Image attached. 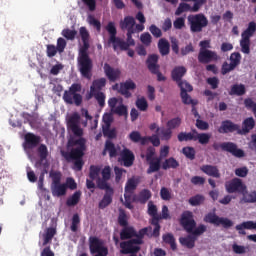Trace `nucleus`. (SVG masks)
<instances>
[{"instance_id": "9b49d317", "label": "nucleus", "mask_w": 256, "mask_h": 256, "mask_svg": "<svg viewBox=\"0 0 256 256\" xmlns=\"http://www.w3.org/2000/svg\"><path fill=\"white\" fill-rule=\"evenodd\" d=\"M227 193H245L247 186L243 183L240 178H233L225 184Z\"/></svg>"}, {"instance_id": "f704fd0d", "label": "nucleus", "mask_w": 256, "mask_h": 256, "mask_svg": "<svg viewBox=\"0 0 256 256\" xmlns=\"http://www.w3.org/2000/svg\"><path fill=\"white\" fill-rule=\"evenodd\" d=\"M102 133L104 137H108V139H115L117 137V130L115 128L111 129V123L106 122L105 125L102 126Z\"/></svg>"}, {"instance_id": "8fccbe9b", "label": "nucleus", "mask_w": 256, "mask_h": 256, "mask_svg": "<svg viewBox=\"0 0 256 256\" xmlns=\"http://www.w3.org/2000/svg\"><path fill=\"white\" fill-rule=\"evenodd\" d=\"M195 132H180L177 136L178 141L183 143V141H195Z\"/></svg>"}, {"instance_id": "1a4fd4ad", "label": "nucleus", "mask_w": 256, "mask_h": 256, "mask_svg": "<svg viewBox=\"0 0 256 256\" xmlns=\"http://www.w3.org/2000/svg\"><path fill=\"white\" fill-rule=\"evenodd\" d=\"M141 245L139 240L130 239L127 241H122L120 243V253L122 255H129V254H137L141 251Z\"/></svg>"}, {"instance_id": "a19ab883", "label": "nucleus", "mask_w": 256, "mask_h": 256, "mask_svg": "<svg viewBox=\"0 0 256 256\" xmlns=\"http://www.w3.org/2000/svg\"><path fill=\"white\" fill-rule=\"evenodd\" d=\"M188 203L192 207H199V205H203V203H205V196L196 194L195 196L189 198Z\"/></svg>"}, {"instance_id": "a878e982", "label": "nucleus", "mask_w": 256, "mask_h": 256, "mask_svg": "<svg viewBox=\"0 0 256 256\" xmlns=\"http://www.w3.org/2000/svg\"><path fill=\"white\" fill-rule=\"evenodd\" d=\"M135 235H137V230H135V228L133 226H124L122 228V230L120 231L121 241L135 239V238H133V237H135Z\"/></svg>"}, {"instance_id": "4c0bfd02", "label": "nucleus", "mask_w": 256, "mask_h": 256, "mask_svg": "<svg viewBox=\"0 0 256 256\" xmlns=\"http://www.w3.org/2000/svg\"><path fill=\"white\" fill-rule=\"evenodd\" d=\"M193 133L195 134L194 141H198L200 145H207L211 140V135L207 133H197V130H193Z\"/></svg>"}, {"instance_id": "7c9ffc66", "label": "nucleus", "mask_w": 256, "mask_h": 256, "mask_svg": "<svg viewBox=\"0 0 256 256\" xmlns=\"http://www.w3.org/2000/svg\"><path fill=\"white\" fill-rule=\"evenodd\" d=\"M55 235H57V229L53 228V227H49L46 229L45 233L42 235L43 237V247H45V245H49V243H51V241H53V238L55 237Z\"/></svg>"}, {"instance_id": "5701e85b", "label": "nucleus", "mask_w": 256, "mask_h": 256, "mask_svg": "<svg viewBox=\"0 0 256 256\" xmlns=\"http://www.w3.org/2000/svg\"><path fill=\"white\" fill-rule=\"evenodd\" d=\"M121 31H127V33H135V18L133 16H126L120 21Z\"/></svg>"}, {"instance_id": "58836bf2", "label": "nucleus", "mask_w": 256, "mask_h": 256, "mask_svg": "<svg viewBox=\"0 0 256 256\" xmlns=\"http://www.w3.org/2000/svg\"><path fill=\"white\" fill-rule=\"evenodd\" d=\"M81 201V191H76L66 200L67 207H75Z\"/></svg>"}, {"instance_id": "69168bd1", "label": "nucleus", "mask_w": 256, "mask_h": 256, "mask_svg": "<svg viewBox=\"0 0 256 256\" xmlns=\"http://www.w3.org/2000/svg\"><path fill=\"white\" fill-rule=\"evenodd\" d=\"M118 223L120 227H127L129 225V222H127V214L124 210H120L119 212Z\"/></svg>"}, {"instance_id": "052dcab7", "label": "nucleus", "mask_w": 256, "mask_h": 256, "mask_svg": "<svg viewBox=\"0 0 256 256\" xmlns=\"http://www.w3.org/2000/svg\"><path fill=\"white\" fill-rule=\"evenodd\" d=\"M188 11L191 12V5L188 3L182 2L179 4L178 8L175 11V15L179 16L182 15V13H187Z\"/></svg>"}, {"instance_id": "9d476101", "label": "nucleus", "mask_w": 256, "mask_h": 256, "mask_svg": "<svg viewBox=\"0 0 256 256\" xmlns=\"http://www.w3.org/2000/svg\"><path fill=\"white\" fill-rule=\"evenodd\" d=\"M180 225L188 233H193V229L197 227V222H195V219L193 218V212L184 211L181 215Z\"/></svg>"}, {"instance_id": "c9c22d12", "label": "nucleus", "mask_w": 256, "mask_h": 256, "mask_svg": "<svg viewBox=\"0 0 256 256\" xmlns=\"http://www.w3.org/2000/svg\"><path fill=\"white\" fill-rule=\"evenodd\" d=\"M149 168L147 169V174L157 173L161 169V158H154V160L148 161Z\"/></svg>"}, {"instance_id": "4d7b16f0", "label": "nucleus", "mask_w": 256, "mask_h": 256, "mask_svg": "<svg viewBox=\"0 0 256 256\" xmlns=\"http://www.w3.org/2000/svg\"><path fill=\"white\" fill-rule=\"evenodd\" d=\"M136 107L139 111H147V109H149V103L145 97L137 98Z\"/></svg>"}, {"instance_id": "603ef678", "label": "nucleus", "mask_w": 256, "mask_h": 256, "mask_svg": "<svg viewBox=\"0 0 256 256\" xmlns=\"http://www.w3.org/2000/svg\"><path fill=\"white\" fill-rule=\"evenodd\" d=\"M182 120L179 117H175L170 119L166 126L169 128L170 131H173V129H178V127H181Z\"/></svg>"}, {"instance_id": "3c124183", "label": "nucleus", "mask_w": 256, "mask_h": 256, "mask_svg": "<svg viewBox=\"0 0 256 256\" xmlns=\"http://www.w3.org/2000/svg\"><path fill=\"white\" fill-rule=\"evenodd\" d=\"M242 195L244 203H256V191L247 192L246 190Z\"/></svg>"}, {"instance_id": "6e6d98bb", "label": "nucleus", "mask_w": 256, "mask_h": 256, "mask_svg": "<svg viewBox=\"0 0 256 256\" xmlns=\"http://www.w3.org/2000/svg\"><path fill=\"white\" fill-rule=\"evenodd\" d=\"M87 22L89 23V25L94 27V29H96V31H98V33L101 32V21L96 19L95 16L89 15L87 18Z\"/></svg>"}, {"instance_id": "774afa93", "label": "nucleus", "mask_w": 256, "mask_h": 256, "mask_svg": "<svg viewBox=\"0 0 256 256\" xmlns=\"http://www.w3.org/2000/svg\"><path fill=\"white\" fill-rule=\"evenodd\" d=\"M219 225H222L224 229H230V227L233 225V221H231L229 218L220 217L216 227H219Z\"/></svg>"}, {"instance_id": "412c9836", "label": "nucleus", "mask_w": 256, "mask_h": 256, "mask_svg": "<svg viewBox=\"0 0 256 256\" xmlns=\"http://www.w3.org/2000/svg\"><path fill=\"white\" fill-rule=\"evenodd\" d=\"M133 34H135V32H127L126 42L125 40L120 39V43H124V46H121L120 44L116 43V45H114L113 50L118 51V49H120V51H129V47H135V40L133 39Z\"/></svg>"}, {"instance_id": "864d4df0", "label": "nucleus", "mask_w": 256, "mask_h": 256, "mask_svg": "<svg viewBox=\"0 0 256 256\" xmlns=\"http://www.w3.org/2000/svg\"><path fill=\"white\" fill-rule=\"evenodd\" d=\"M230 64L237 69L239 65H241V53L239 52H233L230 55Z\"/></svg>"}, {"instance_id": "bb28decb", "label": "nucleus", "mask_w": 256, "mask_h": 256, "mask_svg": "<svg viewBox=\"0 0 256 256\" xmlns=\"http://www.w3.org/2000/svg\"><path fill=\"white\" fill-rule=\"evenodd\" d=\"M37 153L39 160L36 162V167H41L43 161H47V157H49V149L47 148V145L40 144L37 148Z\"/></svg>"}, {"instance_id": "f3484780", "label": "nucleus", "mask_w": 256, "mask_h": 256, "mask_svg": "<svg viewBox=\"0 0 256 256\" xmlns=\"http://www.w3.org/2000/svg\"><path fill=\"white\" fill-rule=\"evenodd\" d=\"M137 89V84L133 80L128 79L123 83H120L119 93L125 97V99H130L132 93L130 91H135Z\"/></svg>"}, {"instance_id": "f03ea898", "label": "nucleus", "mask_w": 256, "mask_h": 256, "mask_svg": "<svg viewBox=\"0 0 256 256\" xmlns=\"http://www.w3.org/2000/svg\"><path fill=\"white\" fill-rule=\"evenodd\" d=\"M81 123V116L79 113L72 114L67 121L68 129L73 133L75 137H80L79 139L68 140V147H73L70 151H62L61 155L64 157L67 163L74 161L75 171H81L85 162H83V157L85 156V150L87 149V140L83 138V128L79 125Z\"/></svg>"}, {"instance_id": "423d86ee", "label": "nucleus", "mask_w": 256, "mask_h": 256, "mask_svg": "<svg viewBox=\"0 0 256 256\" xmlns=\"http://www.w3.org/2000/svg\"><path fill=\"white\" fill-rule=\"evenodd\" d=\"M52 179L51 191L53 197H63L67 195V185L61 183V172H50Z\"/></svg>"}, {"instance_id": "338daca9", "label": "nucleus", "mask_w": 256, "mask_h": 256, "mask_svg": "<svg viewBox=\"0 0 256 256\" xmlns=\"http://www.w3.org/2000/svg\"><path fill=\"white\" fill-rule=\"evenodd\" d=\"M140 41L141 43H143V45H145L146 47H149V45H151L153 41V38L151 37V34H149V32H145L141 34Z\"/></svg>"}, {"instance_id": "bf43d9fd", "label": "nucleus", "mask_w": 256, "mask_h": 256, "mask_svg": "<svg viewBox=\"0 0 256 256\" xmlns=\"http://www.w3.org/2000/svg\"><path fill=\"white\" fill-rule=\"evenodd\" d=\"M80 224L81 218L79 217V214H74L72 217V224L70 226L72 233H77Z\"/></svg>"}, {"instance_id": "79ce46f5", "label": "nucleus", "mask_w": 256, "mask_h": 256, "mask_svg": "<svg viewBox=\"0 0 256 256\" xmlns=\"http://www.w3.org/2000/svg\"><path fill=\"white\" fill-rule=\"evenodd\" d=\"M177 167H179V162L173 157L166 159L162 163V169H164V171H167V169H177Z\"/></svg>"}, {"instance_id": "4be33fe9", "label": "nucleus", "mask_w": 256, "mask_h": 256, "mask_svg": "<svg viewBox=\"0 0 256 256\" xmlns=\"http://www.w3.org/2000/svg\"><path fill=\"white\" fill-rule=\"evenodd\" d=\"M63 99L67 105H73V103L79 107L81 103H83V96L81 94H74L70 91H65L63 95Z\"/></svg>"}, {"instance_id": "a18cd8bd", "label": "nucleus", "mask_w": 256, "mask_h": 256, "mask_svg": "<svg viewBox=\"0 0 256 256\" xmlns=\"http://www.w3.org/2000/svg\"><path fill=\"white\" fill-rule=\"evenodd\" d=\"M162 239L164 243H167L168 245H170L172 251L177 250V243L175 242V236H173V234L171 233L164 234L162 236Z\"/></svg>"}, {"instance_id": "ea45409f", "label": "nucleus", "mask_w": 256, "mask_h": 256, "mask_svg": "<svg viewBox=\"0 0 256 256\" xmlns=\"http://www.w3.org/2000/svg\"><path fill=\"white\" fill-rule=\"evenodd\" d=\"M247 93V90L245 89V85L243 84H234L231 86L230 95H237L238 97H242V95H245Z\"/></svg>"}, {"instance_id": "39448f33", "label": "nucleus", "mask_w": 256, "mask_h": 256, "mask_svg": "<svg viewBox=\"0 0 256 256\" xmlns=\"http://www.w3.org/2000/svg\"><path fill=\"white\" fill-rule=\"evenodd\" d=\"M187 19L191 33H201L209 25V20L203 13L189 15Z\"/></svg>"}, {"instance_id": "e433bc0d", "label": "nucleus", "mask_w": 256, "mask_h": 256, "mask_svg": "<svg viewBox=\"0 0 256 256\" xmlns=\"http://www.w3.org/2000/svg\"><path fill=\"white\" fill-rule=\"evenodd\" d=\"M151 197V190L143 189L139 192L138 196L136 197V201H138V203H141L142 205H145V203H147L149 199H151Z\"/></svg>"}, {"instance_id": "f8f14e48", "label": "nucleus", "mask_w": 256, "mask_h": 256, "mask_svg": "<svg viewBox=\"0 0 256 256\" xmlns=\"http://www.w3.org/2000/svg\"><path fill=\"white\" fill-rule=\"evenodd\" d=\"M106 31L109 33L108 45H112L113 48L116 44L121 47L125 46V43L121 42V38L117 37V27H115V22H108L106 25Z\"/></svg>"}, {"instance_id": "cd10ccee", "label": "nucleus", "mask_w": 256, "mask_h": 256, "mask_svg": "<svg viewBox=\"0 0 256 256\" xmlns=\"http://www.w3.org/2000/svg\"><path fill=\"white\" fill-rule=\"evenodd\" d=\"M201 171L205 173V175H208L209 177H214V179L221 178V172H219V168H217V166L203 165L201 167Z\"/></svg>"}, {"instance_id": "4468645a", "label": "nucleus", "mask_w": 256, "mask_h": 256, "mask_svg": "<svg viewBox=\"0 0 256 256\" xmlns=\"http://www.w3.org/2000/svg\"><path fill=\"white\" fill-rule=\"evenodd\" d=\"M118 161L119 163H122L124 167H133V163H135V154L129 148H124L120 152Z\"/></svg>"}, {"instance_id": "473e14b6", "label": "nucleus", "mask_w": 256, "mask_h": 256, "mask_svg": "<svg viewBox=\"0 0 256 256\" xmlns=\"http://www.w3.org/2000/svg\"><path fill=\"white\" fill-rule=\"evenodd\" d=\"M179 241L183 247H187V249H193V247H195V241H197V237L193 236V234H190L186 237H181Z\"/></svg>"}, {"instance_id": "72a5a7b5", "label": "nucleus", "mask_w": 256, "mask_h": 256, "mask_svg": "<svg viewBox=\"0 0 256 256\" xmlns=\"http://www.w3.org/2000/svg\"><path fill=\"white\" fill-rule=\"evenodd\" d=\"M156 134L162 139V141H169L173 137V130L168 127L157 128Z\"/></svg>"}, {"instance_id": "2eb2a0df", "label": "nucleus", "mask_w": 256, "mask_h": 256, "mask_svg": "<svg viewBox=\"0 0 256 256\" xmlns=\"http://www.w3.org/2000/svg\"><path fill=\"white\" fill-rule=\"evenodd\" d=\"M102 178L96 180L98 189L111 188V185L107 181L111 179V167L105 166L101 171Z\"/></svg>"}, {"instance_id": "0e129e2a", "label": "nucleus", "mask_w": 256, "mask_h": 256, "mask_svg": "<svg viewBox=\"0 0 256 256\" xmlns=\"http://www.w3.org/2000/svg\"><path fill=\"white\" fill-rule=\"evenodd\" d=\"M99 173H101V168L99 166H90L89 179H92V181L99 179Z\"/></svg>"}, {"instance_id": "20e7f679", "label": "nucleus", "mask_w": 256, "mask_h": 256, "mask_svg": "<svg viewBox=\"0 0 256 256\" xmlns=\"http://www.w3.org/2000/svg\"><path fill=\"white\" fill-rule=\"evenodd\" d=\"M256 33V23L251 21L248 23V27L241 33L240 47L241 51L245 55L251 53V37Z\"/></svg>"}, {"instance_id": "09e8293b", "label": "nucleus", "mask_w": 256, "mask_h": 256, "mask_svg": "<svg viewBox=\"0 0 256 256\" xmlns=\"http://www.w3.org/2000/svg\"><path fill=\"white\" fill-rule=\"evenodd\" d=\"M219 219H220V217L217 216V214L212 213V212H210L204 216L205 223H211V225H215L216 227L219 223Z\"/></svg>"}, {"instance_id": "2f4dec72", "label": "nucleus", "mask_w": 256, "mask_h": 256, "mask_svg": "<svg viewBox=\"0 0 256 256\" xmlns=\"http://www.w3.org/2000/svg\"><path fill=\"white\" fill-rule=\"evenodd\" d=\"M158 49L162 57H165L166 55H169L171 51V44H169V41H167V39L162 38L158 42Z\"/></svg>"}, {"instance_id": "b1692460", "label": "nucleus", "mask_w": 256, "mask_h": 256, "mask_svg": "<svg viewBox=\"0 0 256 256\" xmlns=\"http://www.w3.org/2000/svg\"><path fill=\"white\" fill-rule=\"evenodd\" d=\"M252 129H255V119L253 117H248L242 122V129L238 126V135H247Z\"/></svg>"}, {"instance_id": "c03bdc74", "label": "nucleus", "mask_w": 256, "mask_h": 256, "mask_svg": "<svg viewBox=\"0 0 256 256\" xmlns=\"http://www.w3.org/2000/svg\"><path fill=\"white\" fill-rule=\"evenodd\" d=\"M137 185H139V180L135 178L128 179L124 188L125 193H134L135 189H137Z\"/></svg>"}, {"instance_id": "0eeeda50", "label": "nucleus", "mask_w": 256, "mask_h": 256, "mask_svg": "<svg viewBox=\"0 0 256 256\" xmlns=\"http://www.w3.org/2000/svg\"><path fill=\"white\" fill-rule=\"evenodd\" d=\"M212 147L214 151H219V149H221L222 151L231 153V155H233L234 157H237L238 159H241V157H245V152L242 149H239L237 147V144L233 142H223V143L214 142Z\"/></svg>"}, {"instance_id": "37998d69", "label": "nucleus", "mask_w": 256, "mask_h": 256, "mask_svg": "<svg viewBox=\"0 0 256 256\" xmlns=\"http://www.w3.org/2000/svg\"><path fill=\"white\" fill-rule=\"evenodd\" d=\"M147 213L150 217H152L150 221H155V219L157 221H159V213H158V210H157V206L155 204H153V201L148 202V211H147Z\"/></svg>"}, {"instance_id": "7ed1b4c3", "label": "nucleus", "mask_w": 256, "mask_h": 256, "mask_svg": "<svg viewBox=\"0 0 256 256\" xmlns=\"http://www.w3.org/2000/svg\"><path fill=\"white\" fill-rule=\"evenodd\" d=\"M79 35L83 45L80 47L78 54V71L84 79L91 80V77H93V60L89 56L91 34H89L87 27L82 26L79 28Z\"/></svg>"}, {"instance_id": "393cba45", "label": "nucleus", "mask_w": 256, "mask_h": 256, "mask_svg": "<svg viewBox=\"0 0 256 256\" xmlns=\"http://www.w3.org/2000/svg\"><path fill=\"white\" fill-rule=\"evenodd\" d=\"M186 74L187 68L185 66H176L171 72L172 81L177 82V84L181 83Z\"/></svg>"}, {"instance_id": "f257e3e1", "label": "nucleus", "mask_w": 256, "mask_h": 256, "mask_svg": "<svg viewBox=\"0 0 256 256\" xmlns=\"http://www.w3.org/2000/svg\"><path fill=\"white\" fill-rule=\"evenodd\" d=\"M81 123V116L79 113L72 114L67 121L68 129L73 133L75 137H80L79 139L68 140V147H73L70 151H62L61 155L64 157L67 163L74 161L75 171H81L85 162H83V157L85 156V150L87 149V140L83 138V128L79 125Z\"/></svg>"}, {"instance_id": "c756f323", "label": "nucleus", "mask_w": 256, "mask_h": 256, "mask_svg": "<svg viewBox=\"0 0 256 256\" xmlns=\"http://www.w3.org/2000/svg\"><path fill=\"white\" fill-rule=\"evenodd\" d=\"M107 85V79L100 78L96 79L92 82V85L90 86V93H101L103 90V87Z\"/></svg>"}, {"instance_id": "e2e57ef3", "label": "nucleus", "mask_w": 256, "mask_h": 256, "mask_svg": "<svg viewBox=\"0 0 256 256\" xmlns=\"http://www.w3.org/2000/svg\"><path fill=\"white\" fill-rule=\"evenodd\" d=\"M150 224L153 225L154 229L152 232V237H159V235H161V224H159V220L154 219V220H150Z\"/></svg>"}, {"instance_id": "680f3d73", "label": "nucleus", "mask_w": 256, "mask_h": 256, "mask_svg": "<svg viewBox=\"0 0 256 256\" xmlns=\"http://www.w3.org/2000/svg\"><path fill=\"white\" fill-rule=\"evenodd\" d=\"M62 35L68 41H74L75 37H77V30H71L69 28H66V29L62 30Z\"/></svg>"}, {"instance_id": "de8ad7c7", "label": "nucleus", "mask_w": 256, "mask_h": 256, "mask_svg": "<svg viewBox=\"0 0 256 256\" xmlns=\"http://www.w3.org/2000/svg\"><path fill=\"white\" fill-rule=\"evenodd\" d=\"M105 151H108L109 157H117V148L111 140H106L105 142Z\"/></svg>"}, {"instance_id": "5fc2aeb1", "label": "nucleus", "mask_w": 256, "mask_h": 256, "mask_svg": "<svg viewBox=\"0 0 256 256\" xmlns=\"http://www.w3.org/2000/svg\"><path fill=\"white\" fill-rule=\"evenodd\" d=\"M149 229L151 230V227H145L136 232V235L134 236V241H138L140 245H143V238L146 236L147 231H149Z\"/></svg>"}, {"instance_id": "a211bd4d", "label": "nucleus", "mask_w": 256, "mask_h": 256, "mask_svg": "<svg viewBox=\"0 0 256 256\" xmlns=\"http://www.w3.org/2000/svg\"><path fill=\"white\" fill-rule=\"evenodd\" d=\"M41 143V136L28 132L24 135V149H35Z\"/></svg>"}, {"instance_id": "49530a36", "label": "nucleus", "mask_w": 256, "mask_h": 256, "mask_svg": "<svg viewBox=\"0 0 256 256\" xmlns=\"http://www.w3.org/2000/svg\"><path fill=\"white\" fill-rule=\"evenodd\" d=\"M94 97L100 107H105V93L103 92H93L89 93V99Z\"/></svg>"}, {"instance_id": "ddd939ff", "label": "nucleus", "mask_w": 256, "mask_h": 256, "mask_svg": "<svg viewBox=\"0 0 256 256\" xmlns=\"http://www.w3.org/2000/svg\"><path fill=\"white\" fill-rule=\"evenodd\" d=\"M198 61L202 65H207L209 63H213L215 61H219V55L217 52L213 50H204L199 51L198 53Z\"/></svg>"}, {"instance_id": "c85d7f7f", "label": "nucleus", "mask_w": 256, "mask_h": 256, "mask_svg": "<svg viewBox=\"0 0 256 256\" xmlns=\"http://www.w3.org/2000/svg\"><path fill=\"white\" fill-rule=\"evenodd\" d=\"M236 231H238L239 235H247V232L245 229L248 230H256V222L253 221H246L242 222L241 224L236 225L235 227Z\"/></svg>"}, {"instance_id": "6ab92c4d", "label": "nucleus", "mask_w": 256, "mask_h": 256, "mask_svg": "<svg viewBox=\"0 0 256 256\" xmlns=\"http://www.w3.org/2000/svg\"><path fill=\"white\" fill-rule=\"evenodd\" d=\"M235 131L239 134V124H235L231 120L222 121L220 127L218 128V133H221L222 135L227 133H235Z\"/></svg>"}, {"instance_id": "6e6552de", "label": "nucleus", "mask_w": 256, "mask_h": 256, "mask_svg": "<svg viewBox=\"0 0 256 256\" xmlns=\"http://www.w3.org/2000/svg\"><path fill=\"white\" fill-rule=\"evenodd\" d=\"M159 56L157 54H151L146 60L147 67L153 75H157V81H167V78L159 71Z\"/></svg>"}, {"instance_id": "13d9d810", "label": "nucleus", "mask_w": 256, "mask_h": 256, "mask_svg": "<svg viewBox=\"0 0 256 256\" xmlns=\"http://www.w3.org/2000/svg\"><path fill=\"white\" fill-rule=\"evenodd\" d=\"M182 153L183 155H185V157L187 159H190V161H193L195 159V148L191 147V146H186L182 149Z\"/></svg>"}, {"instance_id": "aec40b11", "label": "nucleus", "mask_w": 256, "mask_h": 256, "mask_svg": "<svg viewBox=\"0 0 256 256\" xmlns=\"http://www.w3.org/2000/svg\"><path fill=\"white\" fill-rule=\"evenodd\" d=\"M101 190L105 191V194L102 200L99 202L98 207L99 209H106V207H109V205L113 203V195H115V190L113 188H104Z\"/></svg>"}, {"instance_id": "dca6fc26", "label": "nucleus", "mask_w": 256, "mask_h": 256, "mask_svg": "<svg viewBox=\"0 0 256 256\" xmlns=\"http://www.w3.org/2000/svg\"><path fill=\"white\" fill-rule=\"evenodd\" d=\"M103 70L108 81L111 83H115V81H119V79H121V69L113 68L109 63H105Z\"/></svg>"}]
</instances>
